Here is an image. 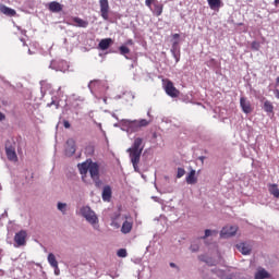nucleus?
Listing matches in <instances>:
<instances>
[{"instance_id":"nucleus-1","label":"nucleus","mask_w":279,"mask_h":279,"mask_svg":"<svg viewBox=\"0 0 279 279\" xmlns=\"http://www.w3.org/2000/svg\"><path fill=\"white\" fill-rule=\"evenodd\" d=\"M143 149H145V144L143 143L142 137H135L132 146L126 149V153L130 156V160L136 173H141V168H138V163L141 162Z\"/></svg>"},{"instance_id":"nucleus-2","label":"nucleus","mask_w":279,"mask_h":279,"mask_svg":"<svg viewBox=\"0 0 279 279\" xmlns=\"http://www.w3.org/2000/svg\"><path fill=\"white\" fill-rule=\"evenodd\" d=\"M151 123V120L141 119V120H128L123 119L120 121V128L122 132H128L130 134L134 132H141L142 128H147Z\"/></svg>"},{"instance_id":"nucleus-3","label":"nucleus","mask_w":279,"mask_h":279,"mask_svg":"<svg viewBox=\"0 0 279 279\" xmlns=\"http://www.w3.org/2000/svg\"><path fill=\"white\" fill-rule=\"evenodd\" d=\"M80 215L81 217H84V219L94 228V230H97V232L101 230L99 227V217H97V214L90 208V206L81 207Z\"/></svg>"},{"instance_id":"nucleus-4","label":"nucleus","mask_w":279,"mask_h":279,"mask_svg":"<svg viewBox=\"0 0 279 279\" xmlns=\"http://www.w3.org/2000/svg\"><path fill=\"white\" fill-rule=\"evenodd\" d=\"M235 247L238 252H241L243 256H250L252 254V250L254 247V244L252 241H244V242H239L235 244Z\"/></svg>"},{"instance_id":"nucleus-5","label":"nucleus","mask_w":279,"mask_h":279,"mask_svg":"<svg viewBox=\"0 0 279 279\" xmlns=\"http://www.w3.org/2000/svg\"><path fill=\"white\" fill-rule=\"evenodd\" d=\"M100 7V16H102L104 21H108L110 19V3L108 0H99Z\"/></svg>"},{"instance_id":"nucleus-6","label":"nucleus","mask_w":279,"mask_h":279,"mask_svg":"<svg viewBox=\"0 0 279 279\" xmlns=\"http://www.w3.org/2000/svg\"><path fill=\"white\" fill-rule=\"evenodd\" d=\"M5 154L8 160L11 162H16V160H19V156H16V148H14L10 142L5 143Z\"/></svg>"},{"instance_id":"nucleus-7","label":"nucleus","mask_w":279,"mask_h":279,"mask_svg":"<svg viewBox=\"0 0 279 279\" xmlns=\"http://www.w3.org/2000/svg\"><path fill=\"white\" fill-rule=\"evenodd\" d=\"M14 242L16 243L17 247H23L27 243V231L21 230L14 235Z\"/></svg>"},{"instance_id":"nucleus-8","label":"nucleus","mask_w":279,"mask_h":279,"mask_svg":"<svg viewBox=\"0 0 279 279\" xmlns=\"http://www.w3.org/2000/svg\"><path fill=\"white\" fill-rule=\"evenodd\" d=\"M236 227H223L220 231V239H230L236 234Z\"/></svg>"},{"instance_id":"nucleus-9","label":"nucleus","mask_w":279,"mask_h":279,"mask_svg":"<svg viewBox=\"0 0 279 279\" xmlns=\"http://www.w3.org/2000/svg\"><path fill=\"white\" fill-rule=\"evenodd\" d=\"M69 25H72L73 27H82L83 29H86L88 27V21L83 20L82 17L74 16L71 19V22Z\"/></svg>"},{"instance_id":"nucleus-10","label":"nucleus","mask_w":279,"mask_h":279,"mask_svg":"<svg viewBox=\"0 0 279 279\" xmlns=\"http://www.w3.org/2000/svg\"><path fill=\"white\" fill-rule=\"evenodd\" d=\"M78 171L82 175V180L83 182H86V174L88 173L89 169H90V161H84L82 163L77 165Z\"/></svg>"},{"instance_id":"nucleus-11","label":"nucleus","mask_w":279,"mask_h":279,"mask_svg":"<svg viewBox=\"0 0 279 279\" xmlns=\"http://www.w3.org/2000/svg\"><path fill=\"white\" fill-rule=\"evenodd\" d=\"M49 69H52V71H61L64 73L66 69H69V65L66 64V61L56 62L51 61Z\"/></svg>"},{"instance_id":"nucleus-12","label":"nucleus","mask_w":279,"mask_h":279,"mask_svg":"<svg viewBox=\"0 0 279 279\" xmlns=\"http://www.w3.org/2000/svg\"><path fill=\"white\" fill-rule=\"evenodd\" d=\"M240 107L242 108L244 114L252 113V102H250V100H247L244 96L240 98Z\"/></svg>"},{"instance_id":"nucleus-13","label":"nucleus","mask_w":279,"mask_h":279,"mask_svg":"<svg viewBox=\"0 0 279 279\" xmlns=\"http://www.w3.org/2000/svg\"><path fill=\"white\" fill-rule=\"evenodd\" d=\"M165 90L169 97H178L180 95V90L173 86V83L171 81H168L165 87Z\"/></svg>"},{"instance_id":"nucleus-14","label":"nucleus","mask_w":279,"mask_h":279,"mask_svg":"<svg viewBox=\"0 0 279 279\" xmlns=\"http://www.w3.org/2000/svg\"><path fill=\"white\" fill-rule=\"evenodd\" d=\"M75 151H76L75 140L69 138L66 141V146H65V156L71 158V156H73L75 154Z\"/></svg>"},{"instance_id":"nucleus-15","label":"nucleus","mask_w":279,"mask_h":279,"mask_svg":"<svg viewBox=\"0 0 279 279\" xmlns=\"http://www.w3.org/2000/svg\"><path fill=\"white\" fill-rule=\"evenodd\" d=\"M89 175L93 179L99 178V163L89 160Z\"/></svg>"},{"instance_id":"nucleus-16","label":"nucleus","mask_w":279,"mask_h":279,"mask_svg":"<svg viewBox=\"0 0 279 279\" xmlns=\"http://www.w3.org/2000/svg\"><path fill=\"white\" fill-rule=\"evenodd\" d=\"M175 62H180V43L173 41L172 47L170 49Z\"/></svg>"},{"instance_id":"nucleus-17","label":"nucleus","mask_w":279,"mask_h":279,"mask_svg":"<svg viewBox=\"0 0 279 279\" xmlns=\"http://www.w3.org/2000/svg\"><path fill=\"white\" fill-rule=\"evenodd\" d=\"M112 43H114L112 38L101 39L98 44V48H100L101 51H106L110 49V46L112 45Z\"/></svg>"},{"instance_id":"nucleus-18","label":"nucleus","mask_w":279,"mask_h":279,"mask_svg":"<svg viewBox=\"0 0 279 279\" xmlns=\"http://www.w3.org/2000/svg\"><path fill=\"white\" fill-rule=\"evenodd\" d=\"M201 245H202V239L196 238L191 242L190 252H192L193 254H196V252H199Z\"/></svg>"},{"instance_id":"nucleus-19","label":"nucleus","mask_w":279,"mask_h":279,"mask_svg":"<svg viewBox=\"0 0 279 279\" xmlns=\"http://www.w3.org/2000/svg\"><path fill=\"white\" fill-rule=\"evenodd\" d=\"M0 12L5 14V16H16V10L11 9L5 4H0Z\"/></svg>"},{"instance_id":"nucleus-20","label":"nucleus","mask_w":279,"mask_h":279,"mask_svg":"<svg viewBox=\"0 0 279 279\" xmlns=\"http://www.w3.org/2000/svg\"><path fill=\"white\" fill-rule=\"evenodd\" d=\"M196 171L191 168L189 174L185 178L186 184H197V177H195Z\"/></svg>"},{"instance_id":"nucleus-21","label":"nucleus","mask_w":279,"mask_h":279,"mask_svg":"<svg viewBox=\"0 0 279 279\" xmlns=\"http://www.w3.org/2000/svg\"><path fill=\"white\" fill-rule=\"evenodd\" d=\"M111 197H112V187H110V185H106L102 190V201L109 202Z\"/></svg>"},{"instance_id":"nucleus-22","label":"nucleus","mask_w":279,"mask_h":279,"mask_svg":"<svg viewBox=\"0 0 279 279\" xmlns=\"http://www.w3.org/2000/svg\"><path fill=\"white\" fill-rule=\"evenodd\" d=\"M263 110L267 113L268 117H271V114H274V104H271L269 100H265Z\"/></svg>"},{"instance_id":"nucleus-23","label":"nucleus","mask_w":279,"mask_h":279,"mask_svg":"<svg viewBox=\"0 0 279 279\" xmlns=\"http://www.w3.org/2000/svg\"><path fill=\"white\" fill-rule=\"evenodd\" d=\"M271 278V275H269L268 271L265 270V268H260L255 272V279H266Z\"/></svg>"},{"instance_id":"nucleus-24","label":"nucleus","mask_w":279,"mask_h":279,"mask_svg":"<svg viewBox=\"0 0 279 279\" xmlns=\"http://www.w3.org/2000/svg\"><path fill=\"white\" fill-rule=\"evenodd\" d=\"M48 9L50 10V12H62V4H60L59 2L52 1L49 3Z\"/></svg>"},{"instance_id":"nucleus-25","label":"nucleus","mask_w":279,"mask_h":279,"mask_svg":"<svg viewBox=\"0 0 279 279\" xmlns=\"http://www.w3.org/2000/svg\"><path fill=\"white\" fill-rule=\"evenodd\" d=\"M130 232H132V222L125 220L122 225L121 233L122 234H130Z\"/></svg>"},{"instance_id":"nucleus-26","label":"nucleus","mask_w":279,"mask_h":279,"mask_svg":"<svg viewBox=\"0 0 279 279\" xmlns=\"http://www.w3.org/2000/svg\"><path fill=\"white\" fill-rule=\"evenodd\" d=\"M210 10H219L221 8V0H207Z\"/></svg>"},{"instance_id":"nucleus-27","label":"nucleus","mask_w":279,"mask_h":279,"mask_svg":"<svg viewBox=\"0 0 279 279\" xmlns=\"http://www.w3.org/2000/svg\"><path fill=\"white\" fill-rule=\"evenodd\" d=\"M66 208H69V205L66 203H57V210H59L62 215H66Z\"/></svg>"},{"instance_id":"nucleus-28","label":"nucleus","mask_w":279,"mask_h":279,"mask_svg":"<svg viewBox=\"0 0 279 279\" xmlns=\"http://www.w3.org/2000/svg\"><path fill=\"white\" fill-rule=\"evenodd\" d=\"M270 195H274L277 199L279 198V189L278 184H271L269 187Z\"/></svg>"},{"instance_id":"nucleus-29","label":"nucleus","mask_w":279,"mask_h":279,"mask_svg":"<svg viewBox=\"0 0 279 279\" xmlns=\"http://www.w3.org/2000/svg\"><path fill=\"white\" fill-rule=\"evenodd\" d=\"M48 263H49L50 267L58 266V259H56V255L53 253L48 254Z\"/></svg>"},{"instance_id":"nucleus-30","label":"nucleus","mask_w":279,"mask_h":279,"mask_svg":"<svg viewBox=\"0 0 279 279\" xmlns=\"http://www.w3.org/2000/svg\"><path fill=\"white\" fill-rule=\"evenodd\" d=\"M154 12L156 16H160L162 14V4L154 3Z\"/></svg>"},{"instance_id":"nucleus-31","label":"nucleus","mask_w":279,"mask_h":279,"mask_svg":"<svg viewBox=\"0 0 279 279\" xmlns=\"http://www.w3.org/2000/svg\"><path fill=\"white\" fill-rule=\"evenodd\" d=\"M231 278H233V279H247V276H245L243 272H233V274H231Z\"/></svg>"},{"instance_id":"nucleus-32","label":"nucleus","mask_w":279,"mask_h":279,"mask_svg":"<svg viewBox=\"0 0 279 279\" xmlns=\"http://www.w3.org/2000/svg\"><path fill=\"white\" fill-rule=\"evenodd\" d=\"M123 97H124V99H126V101H133L135 96H134V94L132 92H125L123 94Z\"/></svg>"},{"instance_id":"nucleus-33","label":"nucleus","mask_w":279,"mask_h":279,"mask_svg":"<svg viewBox=\"0 0 279 279\" xmlns=\"http://www.w3.org/2000/svg\"><path fill=\"white\" fill-rule=\"evenodd\" d=\"M119 51L121 56H128V53H130V48H128L126 46H120Z\"/></svg>"},{"instance_id":"nucleus-34","label":"nucleus","mask_w":279,"mask_h":279,"mask_svg":"<svg viewBox=\"0 0 279 279\" xmlns=\"http://www.w3.org/2000/svg\"><path fill=\"white\" fill-rule=\"evenodd\" d=\"M117 254H118L119 258H125L128 256V250L120 248V250H118Z\"/></svg>"},{"instance_id":"nucleus-35","label":"nucleus","mask_w":279,"mask_h":279,"mask_svg":"<svg viewBox=\"0 0 279 279\" xmlns=\"http://www.w3.org/2000/svg\"><path fill=\"white\" fill-rule=\"evenodd\" d=\"M251 49H253V51H258L260 49V43L252 41Z\"/></svg>"},{"instance_id":"nucleus-36","label":"nucleus","mask_w":279,"mask_h":279,"mask_svg":"<svg viewBox=\"0 0 279 279\" xmlns=\"http://www.w3.org/2000/svg\"><path fill=\"white\" fill-rule=\"evenodd\" d=\"M186 173V170L184 168H178L177 178H183V175Z\"/></svg>"},{"instance_id":"nucleus-37","label":"nucleus","mask_w":279,"mask_h":279,"mask_svg":"<svg viewBox=\"0 0 279 279\" xmlns=\"http://www.w3.org/2000/svg\"><path fill=\"white\" fill-rule=\"evenodd\" d=\"M96 84H99V81L95 80V81L89 82L88 88H89L90 93H93V86H95Z\"/></svg>"},{"instance_id":"nucleus-38","label":"nucleus","mask_w":279,"mask_h":279,"mask_svg":"<svg viewBox=\"0 0 279 279\" xmlns=\"http://www.w3.org/2000/svg\"><path fill=\"white\" fill-rule=\"evenodd\" d=\"M210 234H213V231L210 229H206L205 230V235L201 236L199 239H208V236H210Z\"/></svg>"},{"instance_id":"nucleus-39","label":"nucleus","mask_w":279,"mask_h":279,"mask_svg":"<svg viewBox=\"0 0 279 279\" xmlns=\"http://www.w3.org/2000/svg\"><path fill=\"white\" fill-rule=\"evenodd\" d=\"M95 183V186H97V189H99V186H101V179H99V177H97L96 179H92Z\"/></svg>"},{"instance_id":"nucleus-40","label":"nucleus","mask_w":279,"mask_h":279,"mask_svg":"<svg viewBox=\"0 0 279 279\" xmlns=\"http://www.w3.org/2000/svg\"><path fill=\"white\" fill-rule=\"evenodd\" d=\"M151 3H156V0H145V5L151 9Z\"/></svg>"},{"instance_id":"nucleus-41","label":"nucleus","mask_w":279,"mask_h":279,"mask_svg":"<svg viewBox=\"0 0 279 279\" xmlns=\"http://www.w3.org/2000/svg\"><path fill=\"white\" fill-rule=\"evenodd\" d=\"M47 106H48V108H51L52 106H56L57 109L60 108V104H58V102L56 104L53 100L51 102H49Z\"/></svg>"},{"instance_id":"nucleus-42","label":"nucleus","mask_w":279,"mask_h":279,"mask_svg":"<svg viewBox=\"0 0 279 279\" xmlns=\"http://www.w3.org/2000/svg\"><path fill=\"white\" fill-rule=\"evenodd\" d=\"M63 128H65V130H69L71 128V122H69L68 120H63Z\"/></svg>"},{"instance_id":"nucleus-43","label":"nucleus","mask_w":279,"mask_h":279,"mask_svg":"<svg viewBox=\"0 0 279 279\" xmlns=\"http://www.w3.org/2000/svg\"><path fill=\"white\" fill-rule=\"evenodd\" d=\"M52 268L54 269V276H59L60 275V267L57 266H52Z\"/></svg>"},{"instance_id":"nucleus-44","label":"nucleus","mask_w":279,"mask_h":279,"mask_svg":"<svg viewBox=\"0 0 279 279\" xmlns=\"http://www.w3.org/2000/svg\"><path fill=\"white\" fill-rule=\"evenodd\" d=\"M1 121H5V114H3L2 112H0V122Z\"/></svg>"},{"instance_id":"nucleus-45","label":"nucleus","mask_w":279,"mask_h":279,"mask_svg":"<svg viewBox=\"0 0 279 279\" xmlns=\"http://www.w3.org/2000/svg\"><path fill=\"white\" fill-rule=\"evenodd\" d=\"M172 38H173L174 40H178V38H180V34H178V33H177V34H173V35H172Z\"/></svg>"},{"instance_id":"nucleus-46","label":"nucleus","mask_w":279,"mask_h":279,"mask_svg":"<svg viewBox=\"0 0 279 279\" xmlns=\"http://www.w3.org/2000/svg\"><path fill=\"white\" fill-rule=\"evenodd\" d=\"M274 93H275V97H276L277 99H279V89H275Z\"/></svg>"},{"instance_id":"nucleus-47","label":"nucleus","mask_w":279,"mask_h":279,"mask_svg":"<svg viewBox=\"0 0 279 279\" xmlns=\"http://www.w3.org/2000/svg\"><path fill=\"white\" fill-rule=\"evenodd\" d=\"M170 267H172L173 269H177L178 265L175 263H170Z\"/></svg>"},{"instance_id":"nucleus-48","label":"nucleus","mask_w":279,"mask_h":279,"mask_svg":"<svg viewBox=\"0 0 279 279\" xmlns=\"http://www.w3.org/2000/svg\"><path fill=\"white\" fill-rule=\"evenodd\" d=\"M198 160H201V162H204V160H206V157L201 156V157H198Z\"/></svg>"},{"instance_id":"nucleus-49","label":"nucleus","mask_w":279,"mask_h":279,"mask_svg":"<svg viewBox=\"0 0 279 279\" xmlns=\"http://www.w3.org/2000/svg\"><path fill=\"white\" fill-rule=\"evenodd\" d=\"M126 45H134V41H133L132 39H129V40L126 41Z\"/></svg>"},{"instance_id":"nucleus-50","label":"nucleus","mask_w":279,"mask_h":279,"mask_svg":"<svg viewBox=\"0 0 279 279\" xmlns=\"http://www.w3.org/2000/svg\"><path fill=\"white\" fill-rule=\"evenodd\" d=\"M275 5H276V8H278V5H279V0H275Z\"/></svg>"},{"instance_id":"nucleus-51","label":"nucleus","mask_w":279,"mask_h":279,"mask_svg":"<svg viewBox=\"0 0 279 279\" xmlns=\"http://www.w3.org/2000/svg\"><path fill=\"white\" fill-rule=\"evenodd\" d=\"M276 86H279V76L276 78Z\"/></svg>"},{"instance_id":"nucleus-52","label":"nucleus","mask_w":279,"mask_h":279,"mask_svg":"<svg viewBox=\"0 0 279 279\" xmlns=\"http://www.w3.org/2000/svg\"><path fill=\"white\" fill-rule=\"evenodd\" d=\"M28 53H29V56H32V50L28 49Z\"/></svg>"},{"instance_id":"nucleus-53","label":"nucleus","mask_w":279,"mask_h":279,"mask_svg":"<svg viewBox=\"0 0 279 279\" xmlns=\"http://www.w3.org/2000/svg\"><path fill=\"white\" fill-rule=\"evenodd\" d=\"M146 252H149V246L146 247Z\"/></svg>"},{"instance_id":"nucleus-54","label":"nucleus","mask_w":279,"mask_h":279,"mask_svg":"<svg viewBox=\"0 0 279 279\" xmlns=\"http://www.w3.org/2000/svg\"><path fill=\"white\" fill-rule=\"evenodd\" d=\"M114 128H119V124H114Z\"/></svg>"},{"instance_id":"nucleus-55","label":"nucleus","mask_w":279,"mask_h":279,"mask_svg":"<svg viewBox=\"0 0 279 279\" xmlns=\"http://www.w3.org/2000/svg\"><path fill=\"white\" fill-rule=\"evenodd\" d=\"M147 114H148V117H150V113H149V111L147 112Z\"/></svg>"}]
</instances>
